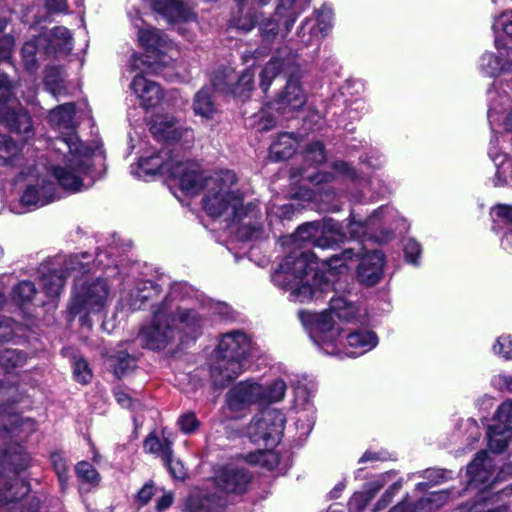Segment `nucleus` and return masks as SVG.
Here are the masks:
<instances>
[{
  "label": "nucleus",
  "instance_id": "nucleus-1",
  "mask_svg": "<svg viewBox=\"0 0 512 512\" xmlns=\"http://www.w3.org/2000/svg\"><path fill=\"white\" fill-rule=\"evenodd\" d=\"M35 164L21 174L26 180L20 203L27 209L43 207L59 198L55 182L64 190L76 193L88 189L96 180L95 165L102 161L100 154L79 137L70 134L58 138Z\"/></svg>",
  "mask_w": 512,
  "mask_h": 512
},
{
  "label": "nucleus",
  "instance_id": "nucleus-2",
  "mask_svg": "<svg viewBox=\"0 0 512 512\" xmlns=\"http://www.w3.org/2000/svg\"><path fill=\"white\" fill-rule=\"evenodd\" d=\"M333 315L345 322L358 320L359 309L345 297L330 300L329 308L320 313L301 310L299 319L308 331L313 342L327 355L358 357L378 344L377 335L370 330H356L347 333L343 341V329L335 322Z\"/></svg>",
  "mask_w": 512,
  "mask_h": 512
},
{
  "label": "nucleus",
  "instance_id": "nucleus-3",
  "mask_svg": "<svg viewBox=\"0 0 512 512\" xmlns=\"http://www.w3.org/2000/svg\"><path fill=\"white\" fill-rule=\"evenodd\" d=\"M319 223L308 222L298 227L289 240L299 249L288 254L271 275L273 284L288 292L291 302L316 300L330 288L325 268L317 270L314 254L302 250L307 245L316 247Z\"/></svg>",
  "mask_w": 512,
  "mask_h": 512
},
{
  "label": "nucleus",
  "instance_id": "nucleus-4",
  "mask_svg": "<svg viewBox=\"0 0 512 512\" xmlns=\"http://www.w3.org/2000/svg\"><path fill=\"white\" fill-rule=\"evenodd\" d=\"M197 181L200 185L197 195L205 190L203 209L210 217H223L242 241L258 240L264 229L259 223V210L253 203L243 205V196L236 188L237 176L230 170L204 176L196 164Z\"/></svg>",
  "mask_w": 512,
  "mask_h": 512
},
{
  "label": "nucleus",
  "instance_id": "nucleus-5",
  "mask_svg": "<svg viewBox=\"0 0 512 512\" xmlns=\"http://www.w3.org/2000/svg\"><path fill=\"white\" fill-rule=\"evenodd\" d=\"M190 287L177 283L165 300L154 307L151 322L141 329L139 340L151 350L165 348L178 330L195 337L204 324V316L188 305Z\"/></svg>",
  "mask_w": 512,
  "mask_h": 512
},
{
  "label": "nucleus",
  "instance_id": "nucleus-6",
  "mask_svg": "<svg viewBox=\"0 0 512 512\" xmlns=\"http://www.w3.org/2000/svg\"><path fill=\"white\" fill-rule=\"evenodd\" d=\"M396 216V211L390 207H380L365 220H356L351 215V220L347 225V235L341 224L333 219H326L319 223V234L316 240V247L321 249H330L343 243L347 239L377 238L375 232L390 225Z\"/></svg>",
  "mask_w": 512,
  "mask_h": 512
},
{
  "label": "nucleus",
  "instance_id": "nucleus-7",
  "mask_svg": "<svg viewBox=\"0 0 512 512\" xmlns=\"http://www.w3.org/2000/svg\"><path fill=\"white\" fill-rule=\"evenodd\" d=\"M251 349V339L241 330L223 334L215 350L210 376L215 386L225 387L243 372V361Z\"/></svg>",
  "mask_w": 512,
  "mask_h": 512
},
{
  "label": "nucleus",
  "instance_id": "nucleus-8",
  "mask_svg": "<svg viewBox=\"0 0 512 512\" xmlns=\"http://www.w3.org/2000/svg\"><path fill=\"white\" fill-rule=\"evenodd\" d=\"M139 176L167 175L177 181L180 189L189 196H195L200 185L197 181L196 163L181 161L172 151L165 147L150 156H143L138 163Z\"/></svg>",
  "mask_w": 512,
  "mask_h": 512
},
{
  "label": "nucleus",
  "instance_id": "nucleus-9",
  "mask_svg": "<svg viewBox=\"0 0 512 512\" xmlns=\"http://www.w3.org/2000/svg\"><path fill=\"white\" fill-rule=\"evenodd\" d=\"M111 301V291L103 278L78 280L67 306L71 319L79 317L80 324L91 328V315L102 313Z\"/></svg>",
  "mask_w": 512,
  "mask_h": 512
},
{
  "label": "nucleus",
  "instance_id": "nucleus-10",
  "mask_svg": "<svg viewBox=\"0 0 512 512\" xmlns=\"http://www.w3.org/2000/svg\"><path fill=\"white\" fill-rule=\"evenodd\" d=\"M141 19L133 20V25L138 29V41L140 45L150 53L153 60H144L142 57L133 55L130 59L131 69L145 72L148 70L157 71L159 66H167L170 61L179 55L177 46L169 41L165 35L159 30L151 27L140 25Z\"/></svg>",
  "mask_w": 512,
  "mask_h": 512
},
{
  "label": "nucleus",
  "instance_id": "nucleus-11",
  "mask_svg": "<svg viewBox=\"0 0 512 512\" xmlns=\"http://www.w3.org/2000/svg\"><path fill=\"white\" fill-rule=\"evenodd\" d=\"M307 95L303 90L299 78L289 76L283 90L278 94L274 102L262 107L251 117V125L257 131L263 132L272 129L276 125L277 115L289 118L291 114L304 106Z\"/></svg>",
  "mask_w": 512,
  "mask_h": 512
},
{
  "label": "nucleus",
  "instance_id": "nucleus-12",
  "mask_svg": "<svg viewBox=\"0 0 512 512\" xmlns=\"http://www.w3.org/2000/svg\"><path fill=\"white\" fill-rule=\"evenodd\" d=\"M362 252L363 248H348L340 254L333 255L323 260V267L327 272V276L344 273L347 270V261L361 256L360 264L357 269L359 281L367 286L377 284L383 275L385 263L384 254L379 250H373L363 255Z\"/></svg>",
  "mask_w": 512,
  "mask_h": 512
},
{
  "label": "nucleus",
  "instance_id": "nucleus-13",
  "mask_svg": "<svg viewBox=\"0 0 512 512\" xmlns=\"http://www.w3.org/2000/svg\"><path fill=\"white\" fill-rule=\"evenodd\" d=\"M11 89L12 83L8 76L0 73V123L28 139L33 135L32 119L28 112L11 98Z\"/></svg>",
  "mask_w": 512,
  "mask_h": 512
},
{
  "label": "nucleus",
  "instance_id": "nucleus-14",
  "mask_svg": "<svg viewBox=\"0 0 512 512\" xmlns=\"http://www.w3.org/2000/svg\"><path fill=\"white\" fill-rule=\"evenodd\" d=\"M285 422L281 411L266 409L253 417L247 427V435L254 444L275 447L283 435Z\"/></svg>",
  "mask_w": 512,
  "mask_h": 512
},
{
  "label": "nucleus",
  "instance_id": "nucleus-15",
  "mask_svg": "<svg viewBox=\"0 0 512 512\" xmlns=\"http://www.w3.org/2000/svg\"><path fill=\"white\" fill-rule=\"evenodd\" d=\"M334 13L323 6L312 15L306 17L297 28L295 43L299 48L319 46L333 28Z\"/></svg>",
  "mask_w": 512,
  "mask_h": 512
},
{
  "label": "nucleus",
  "instance_id": "nucleus-16",
  "mask_svg": "<svg viewBox=\"0 0 512 512\" xmlns=\"http://www.w3.org/2000/svg\"><path fill=\"white\" fill-rule=\"evenodd\" d=\"M30 491L28 483L16 476V468L10 457H0V512L9 509Z\"/></svg>",
  "mask_w": 512,
  "mask_h": 512
},
{
  "label": "nucleus",
  "instance_id": "nucleus-17",
  "mask_svg": "<svg viewBox=\"0 0 512 512\" xmlns=\"http://www.w3.org/2000/svg\"><path fill=\"white\" fill-rule=\"evenodd\" d=\"M255 69L249 67L236 78L232 69H224L214 74L212 86L222 93L233 94L242 100L249 97L254 88Z\"/></svg>",
  "mask_w": 512,
  "mask_h": 512
},
{
  "label": "nucleus",
  "instance_id": "nucleus-18",
  "mask_svg": "<svg viewBox=\"0 0 512 512\" xmlns=\"http://www.w3.org/2000/svg\"><path fill=\"white\" fill-rule=\"evenodd\" d=\"M263 384L248 379L233 386L226 394V403L231 411L249 409L252 405H263Z\"/></svg>",
  "mask_w": 512,
  "mask_h": 512
},
{
  "label": "nucleus",
  "instance_id": "nucleus-19",
  "mask_svg": "<svg viewBox=\"0 0 512 512\" xmlns=\"http://www.w3.org/2000/svg\"><path fill=\"white\" fill-rule=\"evenodd\" d=\"M296 54H292L287 49H280L277 54L272 57L266 65L262 68L260 78V88L263 92H267L273 80L284 72L289 76H295L299 71V66L296 63Z\"/></svg>",
  "mask_w": 512,
  "mask_h": 512
},
{
  "label": "nucleus",
  "instance_id": "nucleus-20",
  "mask_svg": "<svg viewBox=\"0 0 512 512\" xmlns=\"http://www.w3.org/2000/svg\"><path fill=\"white\" fill-rule=\"evenodd\" d=\"M495 47L498 54L485 52L479 59L480 72L491 78L512 73V49L502 44L498 36L495 37Z\"/></svg>",
  "mask_w": 512,
  "mask_h": 512
},
{
  "label": "nucleus",
  "instance_id": "nucleus-21",
  "mask_svg": "<svg viewBox=\"0 0 512 512\" xmlns=\"http://www.w3.org/2000/svg\"><path fill=\"white\" fill-rule=\"evenodd\" d=\"M489 107L488 120L492 131L503 127L507 132L512 131V102L509 96L494 89L488 90Z\"/></svg>",
  "mask_w": 512,
  "mask_h": 512
},
{
  "label": "nucleus",
  "instance_id": "nucleus-22",
  "mask_svg": "<svg viewBox=\"0 0 512 512\" xmlns=\"http://www.w3.org/2000/svg\"><path fill=\"white\" fill-rule=\"evenodd\" d=\"M150 130L157 140L166 142L167 144L182 140L188 143L193 139L192 130L183 127L171 116H155Z\"/></svg>",
  "mask_w": 512,
  "mask_h": 512
},
{
  "label": "nucleus",
  "instance_id": "nucleus-23",
  "mask_svg": "<svg viewBox=\"0 0 512 512\" xmlns=\"http://www.w3.org/2000/svg\"><path fill=\"white\" fill-rule=\"evenodd\" d=\"M250 481V473L234 465L222 467L215 474L217 487L226 493L241 494L246 491Z\"/></svg>",
  "mask_w": 512,
  "mask_h": 512
},
{
  "label": "nucleus",
  "instance_id": "nucleus-24",
  "mask_svg": "<svg viewBox=\"0 0 512 512\" xmlns=\"http://www.w3.org/2000/svg\"><path fill=\"white\" fill-rule=\"evenodd\" d=\"M130 88L139 99L141 106L146 109L155 107L162 99L160 86L141 74L134 76Z\"/></svg>",
  "mask_w": 512,
  "mask_h": 512
},
{
  "label": "nucleus",
  "instance_id": "nucleus-25",
  "mask_svg": "<svg viewBox=\"0 0 512 512\" xmlns=\"http://www.w3.org/2000/svg\"><path fill=\"white\" fill-rule=\"evenodd\" d=\"M227 500L216 494L204 495L199 491L189 495L185 503L186 512H223Z\"/></svg>",
  "mask_w": 512,
  "mask_h": 512
},
{
  "label": "nucleus",
  "instance_id": "nucleus-26",
  "mask_svg": "<svg viewBox=\"0 0 512 512\" xmlns=\"http://www.w3.org/2000/svg\"><path fill=\"white\" fill-rule=\"evenodd\" d=\"M159 293V285L149 280H141L135 284V287L125 297L122 298V302L131 310H139L147 300L158 296Z\"/></svg>",
  "mask_w": 512,
  "mask_h": 512
},
{
  "label": "nucleus",
  "instance_id": "nucleus-27",
  "mask_svg": "<svg viewBox=\"0 0 512 512\" xmlns=\"http://www.w3.org/2000/svg\"><path fill=\"white\" fill-rule=\"evenodd\" d=\"M74 116H75V105L74 103H65L62 105L57 106L54 109H51L48 114V121L49 123L57 128V129H66L69 130L67 133L62 134L59 136V138L67 137L70 134H74L78 137V135L73 131L75 122H74ZM58 139L56 137L52 140L50 146L48 147V150L52 147L53 142Z\"/></svg>",
  "mask_w": 512,
  "mask_h": 512
},
{
  "label": "nucleus",
  "instance_id": "nucleus-28",
  "mask_svg": "<svg viewBox=\"0 0 512 512\" xmlns=\"http://www.w3.org/2000/svg\"><path fill=\"white\" fill-rule=\"evenodd\" d=\"M492 461L486 451H480L476 454L474 460L467 467L469 475V484L477 486L478 484H486L492 477Z\"/></svg>",
  "mask_w": 512,
  "mask_h": 512
},
{
  "label": "nucleus",
  "instance_id": "nucleus-29",
  "mask_svg": "<svg viewBox=\"0 0 512 512\" xmlns=\"http://www.w3.org/2000/svg\"><path fill=\"white\" fill-rule=\"evenodd\" d=\"M310 0H278L275 15L284 19V30H291L297 18L305 11Z\"/></svg>",
  "mask_w": 512,
  "mask_h": 512
},
{
  "label": "nucleus",
  "instance_id": "nucleus-30",
  "mask_svg": "<svg viewBox=\"0 0 512 512\" xmlns=\"http://www.w3.org/2000/svg\"><path fill=\"white\" fill-rule=\"evenodd\" d=\"M153 9L164 16L169 22L187 21L191 12L181 0H152Z\"/></svg>",
  "mask_w": 512,
  "mask_h": 512
},
{
  "label": "nucleus",
  "instance_id": "nucleus-31",
  "mask_svg": "<svg viewBox=\"0 0 512 512\" xmlns=\"http://www.w3.org/2000/svg\"><path fill=\"white\" fill-rule=\"evenodd\" d=\"M41 36L48 40L44 46V53L52 54L57 52L69 53L73 49L72 35L66 27H55L48 34Z\"/></svg>",
  "mask_w": 512,
  "mask_h": 512
},
{
  "label": "nucleus",
  "instance_id": "nucleus-32",
  "mask_svg": "<svg viewBox=\"0 0 512 512\" xmlns=\"http://www.w3.org/2000/svg\"><path fill=\"white\" fill-rule=\"evenodd\" d=\"M192 109L194 114L202 119L211 120L214 118L218 109L213 97L212 87L205 86L195 94Z\"/></svg>",
  "mask_w": 512,
  "mask_h": 512
},
{
  "label": "nucleus",
  "instance_id": "nucleus-33",
  "mask_svg": "<svg viewBox=\"0 0 512 512\" xmlns=\"http://www.w3.org/2000/svg\"><path fill=\"white\" fill-rule=\"evenodd\" d=\"M298 141L291 133H281L270 146L269 156L274 161L290 158L297 147Z\"/></svg>",
  "mask_w": 512,
  "mask_h": 512
},
{
  "label": "nucleus",
  "instance_id": "nucleus-34",
  "mask_svg": "<svg viewBox=\"0 0 512 512\" xmlns=\"http://www.w3.org/2000/svg\"><path fill=\"white\" fill-rule=\"evenodd\" d=\"M259 31L263 42L273 43L278 36L286 38L291 30H284V19H279L275 13L259 22Z\"/></svg>",
  "mask_w": 512,
  "mask_h": 512
},
{
  "label": "nucleus",
  "instance_id": "nucleus-35",
  "mask_svg": "<svg viewBox=\"0 0 512 512\" xmlns=\"http://www.w3.org/2000/svg\"><path fill=\"white\" fill-rule=\"evenodd\" d=\"M487 438L489 449L494 453H501L512 439L511 427L492 424L488 427Z\"/></svg>",
  "mask_w": 512,
  "mask_h": 512
},
{
  "label": "nucleus",
  "instance_id": "nucleus-36",
  "mask_svg": "<svg viewBox=\"0 0 512 512\" xmlns=\"http://www.w3.org/2000/svg\"><path fill=\"white\" fill-rule=\"evenodd\" d=\"M66 273L63 271L46 272V266L41 268L40 283L44 293L49 297H58L63 291Z\"/></svg>",
  "mask_w": 512,
  "mask_h": 512
},
{
  "label": "nucleus",
  "instance_id": "nucleus-37",
  "mask_svg": "<svg viewBox=\"0 0 512 512\" xmlns=\"http://www.w3.org/2000/svg\"><path fill=\"white\" fill-rule=\"evenodd\" d=\"M48 38L37 36L33 40L25 42L21 50L22 62L25 69L33 72L38 68L37 54L44 50Z\"/></svg>",
  "mask_w": 512,
  "mask_h": 512
},
{
  "label": "nucleus",
  "instance_id": "nucleus-38",
  "mask_svg": "<svg viewBox=\"0 0 512 512\" xmlns=\"http://www.w3.org/2000/svg\"><path fill=\"white\" fill-rule=\"evenodd\" d=\"M311 393L305 386H297L294 390V407L306 412V424L302 427L303 433H309L314 424V408L310 402Z\"/></svg>",
  "mask_w": 512,
  "mask_h": 512
},
{
  "label": "nucleus",
  "instance_id": "nucleus-39",
  "mask_svg": "<svg viewBox=\"0 0 512 512\" xmlns=\"http://www.w3.org/2000/svg\"><path fill=\"white\" fill-rule=\"evenodd\" d=\"M385 477L386 476H383L382 481L376 480L369 483L364 491L354 493L348 503L349 509L353 512H362L371 501V499L375 496V494L385 484Z\"/></svg>",
  "mask_w": 512,
  "mask_h": 512
},
{
  "label": "nucleus",
  "instance_id": "nucleus-40",
  "mask_svg": "<svg viewBox=\"0 0 512 512\" xmlns=\"http://www.w3.org/2000/svg\"><path fill=\"white\" fill-rule=\"evenodd\" d=\"M44 83L48 92L55 98L65 96L64 72L60 67H50L45 71Z\"/></svg>",
  "mask_w": 512,
  "mask_h": 512
},
{
  "label": "nucleus",
  "instance_id": "nucleus-41",
  "mask_svg": "<svg viewBox=\"0 0 512 512\" xmlns=\"http://www.w3.org/2000/svg\"><path fill=\"white\" fill-rule=\"evenodd\" d=\"M20 147L8 136H0V165L16 166L20 164Z\"/></svg>",
  "mask_w": 512,
  "mask_h": 512
},
{
  "label": "nucleus",
  "instance_id": "nucleus-42",
  "mask_svg": "<svg viewBox=\"0 0 512 512\" xmlns=\"http://www.w3.org/2000/svg\"><path fill=\"white\" fill-rule=\"evenodd\" d=\"M144 450L160 457L162 460L168 459L169 455L173 453L172 442L166 437L160 439L154 433L149 434L145 439Z\"/></svg>",
  "mask_w": 512,
  "mask_h": 512
},
{
  "label": "nucleus",
  "instance_id": "nucleus-43",
  "mask_svg": "<svg viewBox=\"0 0 512 512\" xmlns=\"http://www.w3.org/2000/svg\"><path fill=\"white\" fill-rule=\"evenodd\" d=\"M286 390V383L282 379H276L268 385H263V405L282 401L285 397Z\"/></svg>",
  "mask_w": 512,
  "mask_h": 512
},
{
  "label": "nucleus",
  "instance_id": "nucleus-44",
  "mask_svg": "<svg viewBox=\"0 0 512 512\" xmlns=\"http://www.w3.org/2000/svg\"><path fill=\"white\" fill-rule=\"evenodd\" d=\"M26 359V354L19 350L0 348V368L5 371L24 365Z\"/></svg>",
  "mask_w": 512,
  "mask_h": 512
},
{
  "label": "nucleus",
  "instance_id": "nucleus-45",
  "mask_svg": "<svg viewBox=\"0 0 512 512\" xmlns=\"http://www.w3.org/2000/svg\"><path fill=\"white\" fill-rule=\"evenodd\" d=\"M274 447H264L248 456L250 463L259 464L269 470L274 469L279 463L278 454L273 450Z\"/></svg>",
  "mask_w": 512,
  "mask_h": 512
},
{
  "label": "nucleus",
  "instance_id": "nucleus-46",
  "mask_svg": "<svg viewBox=\"0 0 512 512\" xmlns=\"http://www.w3.org/2000/svg\"><path fill=\"white\" fill-rule=\"evenodd\" d=\"M36 293L35 286L30 281H21L14 289L12 293L13 300L23 304L31 301Z\"/></svg>",
  "mask_w": 512,
  "mask_h": 512
},
{
  "label": "nucleus",
  "instance_id": "nucleus-47",
  "mask_svg": "<svg viewBox=\"0 0 512 512\" xmlns=\"http://www.w3.org/2000/svg\"><path fill=\"white\" fill-rule=\"evenodd\" d=\"M76 474L83 482L91 485H97L100 481V475L97 470L86 461L77 464Z\"/></svg>",
  "mask_w": 512,
  "mask_h": 512
},
{
  "label": "nucleus",
  "instance_id": "nucleus-48",
  "mask_svg": "<svg viewBox=\"0 0 512 512\" xmlns=\"http://www.w3.org/2000/svg\"><path fill=\"white\" fill-rule=\"evenodd\" d=\"M136 367V359L129 354H120L114 363V373L118 378L128 374Z\"/></svg>",
  "mask_w": 512,
  "mask_h": 512
},
{
  "label": "nucleus",
  "instance_id": "nucleus-49",
  "mask_svg": "<svg viewBox=\"0 0 512 512\" xmlns=\"http://www.w3.org/2000/svg\"><path fill=\"white\" fill-rule=\"evenodd\" d=\"M162 461L175 480L183 481L186 479L188 475L187 469L180 459L173 457V453L169 455L168 459H163Z\"/></svg>",
  "mask_w": 512,
  "mask_h": 512
},
{
  "label": "nucleus",
  "instance_id": "nucleus-50",
  "mask_svg": "<svg viewBox=\"0 0 512 512\" xmlns=\"http://www.w3.org/2000/svg\"><path fill=\"white\" fill-rule=\"evenodd\" d=\"M304 159L311 165L323 163L326 159L323 144L319 141L311 143L305 151Z\"/></svg>",
  "mask_w": 512,
  "mask_h": 512
},
{
  "label": "nucleus",
  "instance_id": "nucleus-51",
  "mask_svg": "<svg viewBox=\"0 0 512 512\" xmlns=\"http://www.w3.org/2000/svg\"><path fill=\"white\" fill-rule=\"evenodd\" d=\"M405 260L412 265H419L422 253L421 245L414 239H407L403 246Z\"/></svg>",
  "mask_w": 512,
  "mask_h": 512
},
{
  "label": "nucleus",
  "instance_id": "nucleus-52",
  "mask_svg": "<svg viewBox=\"0 0 512 512\" xmlns=\"http://www.w3.org/2000/svg\"><path fill=\"white\" fill-rule=\"evenodd\" d=\"M73 377L81 384H87L92 378V372L86 360L79 358L73 363Z\"/></svg>",
  "mask_w": 512,
  "mask_h": 512
},
{
  "label": "nucleus",
  "instance_id": "nucleus-53",
  "mask_svg": "<svg viewBox=\"0 0 512 512\" xmlns=\"http://www.w3.org/2000/svg\"><path fill=\"white\" fill-rule=\"evenodd\" d=\"M492 29L495 37L499 36V32L503 31L507 36L512 37V11L505 12L496 17L493 21Z\"/></svg>",
  "mask_w": 512,
  "mask_h": 512
},
{
  "label": "nucleus",
  "instance_id": "nucleus-54",
  "mask_svg": "<svg viewBox=\"0 0 512 512\" xmlns=\"http://www.w3.org/2000/svg\"><path fill=\"white\" fill-rule=\"evenodd\" d=\"M493 352L505 360L512 359V339L509 335H502L497 338L493 345Z\"/></svg>",
  "mask_w": 512,
  "mask_h": 512
},
{
  "label": "nucleus",
  "instance_id": "nucleus-55",
  "mask_svg": "<svg viewBox=\"0 0 512 512\" xmlns=\"http://www.w3.org/2000/svg\"><path fill=\"white\" fill-rule=\"evenodd\" d=\"M494 424L507 425L512 430V400L503 402L494 416Z\"/></svg>",
  "mask_w": 512,
  "mask_h": 512
},
{
  "label": "nucleus",
  "instance_id": "nucleus-56",
  "mask_svg": "<svg viewBox=\"0 0 512 512\" xmlns=\"http://www.w3.org/2000/svg\"><path fill=\"white\" fill-rule=\"evenodd\" d=\"M177 423L181 431L185 434H191L195 432L200 426V422L193 412H187L182 414L178 418Z\"/></svg>",
  "mask_w": 512,
  "mask_h": 512
},
{
  "label": "nucleus",
  "instance_id": "nucleus-57",
  "mask_svg": "<svg viewBox=\"0 0 512 512\" xmlns=\"http://www.w3.org/2000/svg\"><path fill=\"white\" fill-rule=\"evenodd\" d=\"M52 464L54 467V470L58 476L59 482L61 487L64 489L67 484V463L65 459L60 454H53L51 456Z\"/></svg>",
  "mask_w": 512,
  "mask_h": 512
},
{
  "label": "nucleus",
  "instance_id": "nucleus-58",
  "mask_svg": "<svg viewBox=\"0 0 512 512\" xmlns=\"http://www.w3.org/2000/svg\"><path fill=\"white\" fill-rule=\"evenodd\" d=\"M336 194L333 191H324L319 193V201L327 211L336 212L340 210V204L335 200Z\"/></svg>",
  "mask_w": 512,
  "mask_h": 512
},
{
  "label": "nucleus",
  "instance_id": "nucleus-59",
  "mask_svg": "<svg viewBox=\"0 0 512 512\" xmlns=\"http://www.w3.org/2000/svg\"><path fill=\"white\" fill-rule=\"evenodd\" d=\"M451 471L443 469H428L425 471V478L433 485L439 484L448 478H451Z\"/></svg>",
  "mask_w": 512,
  "mask_h": 512
},
{
  "label": "nucleus",
  "instance_id": "nucleus-60",
  "mask_svg": "<svg viewBox=\"0 0 512 512\" xmlns=\"http://www.w3.org/2000/svg\"><path fill=\"white\" fill-rule=\"evenodd\" d=\"M491 383L496 389L500 391L512 393V376L510 375H496L492 378Z\"/></svg>",
  "mask_w": 512,
  "mask_h": 512
},
{
  "label": "nucleus",
  "instance_id": "nucleus-61",
  "mask_svg": "<svg viewBox=\"0 0 512 512\" xmlns=\"http://www.w3.org/2000/svg\"><path fill=\"white\" fill-rule=\"evenodd\" d=\"M14 48V38L10 35L0 37V60H9Z\"/></svg>",
  "mask_w": 512,
  "mask_h": 512
},
{
  "label": "nucleus",
  "instance_id": "nucleus-62",
  "mask_svg": "<svg viewBox=\"0 0 512 512\" xmlns=\"http://www.w3.org/2000/svg\"><path fill=\"white\" fill-rule=\"evenodd\" d=\"M15 391V386L0 383V407L16 401L14 397Z\"/></svg>",
  "mask_w": 512,
  "mask_h": 512
},
{
  "label": "nucleus",
  "instance_id": "nucleus-63",
  "mask_svg": "<svg viewBox=\"0 0 512 512\" xmlns=\"http://www.w3.org/2000/svg\"><path fill=\"white\" fill-rule=\"evenodd\" d=\"M15 335L14 322L10 319L0 321V342L11 340Z\"/></svg>",
  "mask_w": 512,
  "mask_h": 512
},
{
  "label": "nucleus",
  "instance_id": "nucleus-64",
  "mask_svg": "<svg viewBox=\"0 0 512 512\" xmlns=\"http://www.w3.org/2000/svg\"><path fill=\"white\" fill-rule=\"evenodd\" d=\"M495 215L512 225V206L506 204H499L493 208Z\"/></svg>",
  "mask_w": 512,
  "mask_h": 512
}]
</instances>
